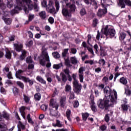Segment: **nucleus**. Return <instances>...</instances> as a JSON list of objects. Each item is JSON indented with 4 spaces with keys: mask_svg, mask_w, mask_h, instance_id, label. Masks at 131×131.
<instances>
[{
    "mask_svg": "<svg viewBox=\"0 0 131 131\" xmlns=\"http://www.w3.org/2000/svg\"><path fill=\"white\" fill-rule=\"evenodd\" d=\"M105 98L103 100L100 99L98 102V105L100 109H108V107H113L117 101V92L115 90H112L109 86H106L104 90Z\"/></svg>",
    "mask_w": 131,
    "mask_h": 131,
    "instance_id": "1",
    "label": "nucleus"
},
{
    "mask_svg": "<svg viewBox=\"0 0 131 131\" xmlns=\"http://www.w3.org/2000/svg\"><path fill=\"white\" fill-rule=\"evenodd\" d=\"M22 2H21V0H16L17 6H16L14 9L11 10L10 14L13 16V15H15V14H18L19 13V11H21L22 10V4L27 5V7L29 8V9L32 8V4H31V0H21Z\"/></svg>",
    "mask_w": 131,
    "mask_h": 131,
    "instance_id": "2",
    "label": "nucleus"
},
{
    "mask_svg": "<svg viewBox=\"0 0 131 131\" xmlns=\"http://www.w3.org/2000/svg\"><path fill=\"white\" fill-rule=\"evenodd\" d=\"M47 49H46L45 47L42 48V54L40 58L39 62L40 65L42 66H45L46 62H49L46 65V67L49 68L51 66L52 63L50 62V57H49V54H48V52H47Z\"/></svg>",
    "mask_w": 131,
    "mask_h": 131,
    "instance_id": "3",
    "label": "nucleus"
},
{
    "mask_svg": "<svg viewBox=\"0 0 131 131\" xmlns=\"http://www.w3.org/2000/svg\"><path fill=\"white\" fill-rule=\"evenodd\" d=\"M55 7L56 9V12L55 11V8H54V1L52 0L49 1V4L47 5V11L49 13L53 14H57V12H59L60 9V3L58 0H55Z\"/></svg>",
    "mask_w": 131,
    "mask_h": 131,
    "instance_id": "4",
    "label": "nucleus"
},
{
    "mask_svg": "<svg viewBox=\"0 0 131 131\" xmlns=\"http://www.w3.org/2000/svg\"><path fill=\"white\" fill-rule=\"evenodd\" d=\"M101 31L106 37H113L115 35V30L111 26H106L104 29L101 30Z\"/></svg>",
    "mask_w": 131,
    "mask_h": 131,
    "instance_id": "5",
    "label": "nucleus"
},
{
    "mask_svg": "<svg viewBox=\"0 0 131 131\" xmlns=\"http://www.w3.org/2000/svg\"><path fill=\"white\" fill-rule=\"evenodd\" d=\"M50 106L51 108H53V109L50 110V115H51V116H57V115H58L57 110L58 108H59L58 103H57L55 100L51 99L50 100Z\"/></svg>",
    "mask_w": 131,
    "mask_h": 131,
    "instance_id": "6",
    "label": "nucleus"
},
{
    "mask_svg": "<svg viewBox=\"0 0 131 131\" xmlns=\"http://www.w3.org/2000/svg\"><path fill=\"white\" fill-rule=\"evenodd\" d=\"M72 77L74 80L73 82V86L75 88L74 91L75 93H76V94H77V95H78V94H79V93L81 92V88L82 87V86L81 85V84L79 83L78 82V81L76 80V75L73 74L72 75Z\"/></svg>",
    "mask_w": 131,
    "mask_h": 131,
    "instance_id": "7",
    "label": "nucleus"
},
{
    "mask_svg": "<svg viewBox=\"0 0 131 131\" xmlns=\"http://www.w3.org/2000/svg\"><path fill=\"white\" fill-rule=\"evenodd\" d=\"M34 1V5L33 6V4H32V2L31 0V5H32V8H29L28 7H27V5L23 4V3H20V5H21V7L23 8H24V10L26 13V14H28V11L29 10H32V9H33V8L37 10V11H38V10H39V8L38 7V6L37 5V4L36 3H37V0H33Z\"/></svg>",
    "mask_w": 131,
    "mask_h": 131,
    "instance_id": "8",
    "label": "nucleus"
},
{
    "mask_svg": "<svg viewBox=\"0 0 131 131\" xmlns=\"http://www.w3.org/2000/svg\"><path fill=\"white\" fill-rule=\"evenodd\" d=\"M14 49L16 51V52H21V55L20 57V60H24L25 57H26L25 55H26V52L25 50H22V48H23V45L22 44H14Z\"/></svg>",
    "mask_w": 131,
    "mask_h": 131,
    "instance_id": "9",
    "label": "nucleus"
},
{
    "mask_svg": "<svg viewBox=\"0 0 131 131\" xmlns=\"http://www.w3.org/2000/svg\"><path fill=\"white\" fill-rule=\"evenodd\" d=\"M62 14L63 17H64L66 20H68V21H69V20L71 19V17H72V14L71 13V12L70 11V10H68V9L66 8H62Z\"/></svg>",
    "mask_w": 131,
    "mask_h": 131,
    "instance_id": "10",
    "label": "nucleus"
},
{
    "mask_svg": "<svg viewBox=\"0 0 131 131\" xmlns=\"http://www.w3.org/2000/svg\"><path fill=\"white\" fill-rule=\"evenodd\" d=\"M83 71H84V68L83 67H81L79 68V77L80 79V82H83Z\"/></svg>",
    "mask_w": 131,
    "mask_h": 131,
    "instance_id": "11",
    "label": "nucleus"
},
{
    "mask_svg": "<svg viewBox=\"0 0 131 131\" xmlns=\"http://www.w3.org/2000/svg\"><path fill=\"white\" fill-rule=\"evenodd\" d=\"M107 13V9H99L97 13V15L98 17L100 18L103 17V16H105V15Z\"/></svg>",
    "mask_w": 131,
    "mask_h": 131,
    "instance_id": "12",
    "label": "nucleus"
},
{
    "mask_svg": "<svg viewBox=\"0 0 131 131\" xmlns=\"http://www.w3.org/2000/svg\"><path fill=\"white\" fill-rule=\"evenodd\" d=\"M66 6L68 7V8H69L71 13H74V12H75V10H76V7H75L74 4L71 5L70 3H67Z\"/></svg>",
    "mask_w": 131,
    "mask_h": 131,
    "instance_id": "13",
    "label": "nucleus"
},
{
    "mask_svg": "<svg viewBox=\"0 0 131 131\" xmlns=\"http://www.w3.org/2000/svg\"><path fill=\"white\" fill-rule=\"evenodd\" d=\"M23 73V71L19 70L17 71H16L15 73V76L16 78H18V79H20L21 80H23V78L25 77V76H21V74Z\"/></svg>",
    "mask_w": 131,
    "mask_h": 131,
    "instance_id": "14",
    "label": "nucleus"
},
{
    "mask_svg": "<svg viewBox=\"0 0 131 131\" xmlns=\"http://www.w3.org/2000/svg\"><path fill=\"white\" fill-rule=\"evenodd\" d=\"M23 81H24V82H28L29 85H32L33 84V80L31 79L30 80V79H29V78L28 77H24L23 78Z\"/></svg>",
    "mask_w": 131,
    "mask_h": 131,
    "instance_id": "15",
    "label": "nucleus"
},
{
    "mask_svg": "<svg viewBox=\"0 0 131 131\" xmlns=\"http://www.w3.org/2000/svg\"><path fill=\"white\" fill-rule=\"evenodd\" d=\"M40 18L42 19V20H45L46 18H47V13H46V11H42L40 12L38 14Z\"/></svg>",
    "mask_w": 131,
    "mask_h": 131,
    "instance_id": "16",
    "label": "nucleus"
},
{
    "mask_svg": "<svg viewBox=\"0 0 131 131\" xmlns=\"http://www.w3.org/2000/svg\"><path fill=\"white\" fill-rule=\"evenodd\" d=\"M60 103L61 107H64L66 104V96H63L61 98L60 100Z\"/></svg>",
    "mask_w": 131,
    "mask_h": 131,
    "instance_id": "17",
    "label": "nucleus"
},
{
    "mask_svg": "<svg viewBox=\"0 0 131 131\" xmlns=\"http://www.w3.org/2000/svg\"><path fill=\"white\" fill-rule=\"evenodd\" d=\"M125 37H126V34H125V33H120L119 39L120 40H121V41H122V40H124Z\"/></svg>",
    "mask_w": 131,
    "mask_h": 131,
    "instance_id": "18",
    "label": "nucleus"
},
{
    "mask_svg": "<svg viewBox=\"0 0 131 131\" xmlns=\"http://www.w3.org/2000/svg\"><path fill=\"white\" fill-rule=\"evenodd\" d=\"M2 19L7 25H10L12 23V19L11 18H7L6 17H3Z\"/></svg>",
    "mask_w": 131,
    "mask_h": 131,
    "instance_id": "19",
    "label": "nucleus"
},
{
    "mask_svg": "<svg viewBox=\"0 0 131 131\" xmlns=\"http://www.w3.org/2000/svg\"><path fill=\"white\" fill-rule=\"evenodd\" d=\"M70 60L72 64H74V65H76L78 63L77 58L75 56L71 57Z\"/></svg>",
    "mask_w": 131,
    "mask_h": 131,
    "instance_id": "20",
    "label": "nucleus"
},
{
    "mask_svg": "<svg viewBox=\"0 0 131 131\" xmlns=\"http://www.w3.org/2000/svg\"><path fill=\"white\" fill-rule=\"evenodd\" d=\"M53 125L54 127L58 126V127H62V126H63V124L59 120H57L56 123L53 124Z\"/></svg>",
    "mask_w": 131,
    "mask_h": 131,
    "instance_id": "21",
    "label": "nucleus"
},
{
    "mask_svg": "<svg viewBox=\"0 0 131 131\" xmlns=\"http://www.w3.org/2000/svg\"><path fill=\"white\" fill-rule=\"evenodd\" d=\"M120 82L122 83V84H124V85H125V84H127V80L125 77H122L120 79Z\"/></svg>",
    "mask_w": 131,
    "mask_h": 131,
    "instance_id": "22",
    "label": "nucleus"
},
{
    "mask_svg": "<svg viewBox=\"0 0 131 131\" xmlns=\"http://www.w3.org/2000/svg\"><path fill=\"white\" fill-rule=\"evenodd\" d=\"M19 111L20 112V114H21L23 118H25V106H21L20 109Z\"/></svg>",
    "mask_w": 131,
    "mask_h": 131,
    "instance_id": "23",
    "label": "nucleus"
},
{
    "mask_svg": "<svg viewBox=\"0 0 131 131\" xmlns=\"http://www.w3.org/2000/svg\"><path fill=\"white\" fill-rule=\"evenodd\" d=\"M37 80L39 81L41 83H43V84H46V80H45L41 77L40 76H37L36 77Z\"/></svg>",
    "mask_w": 131,
    "mask_h": 131,
    "instance_id": "24",
    "label": "nucleus"
},
{
    "mask_svg": "<svg viewBox=\"0 0 131 131\" xmlns=\"http://www.w3.org/2000/svg\"><path fill=\"white\" fill-rule=\"evenodd\" d=\"M24 100L25 103L28 104V103H29V102L30 101V97L25 94H24Z\"/></svg>",
    "mask_w": 131,
    "mask_h": 131,
    "instance_id": "25",
    "label": "nucleus"
},
{
    "mask_svg": "<svg viewBox=\"0 0 131 131\" xmlns=\"http://www.w3.org/2000/svg\"><path fill=\"white\" fill-rule=\"evenodd\" d=\"M34 98L36 101H39L41 99V95L40 93H38L34 95Z\"/></svg>",
    "mask_w": 131,
    "mask_h": 131,
    "instance_id": "26",
    "label": "nucleus"
},
{
    "mask_svg": "<svg viewBox=\"0 0 131 131\" xmlns=\"http://www.w3.org/2000/svg\"><path fill=\"white\" fill-rule=\"evenodd\" d=\"M71 115V111L70 110H67L66 112V116L69 120V121H71V118H70V116Z\"/></svg>",
    "mask_w": 131,
    "mask_h": 131,
    "instance_id": "27",
    "label": "nucleus"
},
{
    "mask_svg": "<svg viewBox=\"0 0 131 131\" xmlns=\"http://www.w3.org/2000/svg\"><path fill=\"white\" fill-rule=\"evenodd\" d=\"M62 66H63V64L62 63H60L59 64H54L53 66V68L54 69H60V68H61L62 67Z\"/></svg>",
    "mask_w": 131,
    "mask_h": 131,
    "instance_id": "28",
    "label": "nucleus"
},
{
    "mask_svg": "<svg viewBox=\"0 0 131 131\" xmlns=\"http://www.w3.org/2000/svg\"><path fill=\"white\" fill-rule=\"evenodd\" d=\"M60 75L61 76V79L63 82H66L67 80V78L66 77V75L64 73H61Z\"/></svg>",
    "mask_w": 131,
    "mask_h": 131,
    "instance_id": "29",
    "label": "nucleus"
},
{
    "mask_svg": "<svg viewBox=\"0 0 131 131\" xmlns=\"http://www.w3.org/2000/svg\"><path fill=\"white\" fill-rule=\"evenodd\" d=\"M65 64L68 67H72V65L71 64V63L70 62V60L69 59H67L65 60Z\"/></svg>",
    "mask_w": 131,
    "mask_h": 131,
    "instance_id": "30",
    "label": "nucleus"
},
{
    "mask_svg": "<svg viewBox=\"0 0 131 131\" xmlns=\"http://www.w3.org/2000/svg\"><path fill=\"white\" fill-rule=\"evenodd\" d=\"M68 51H69V49H64L62 53V57H66L67 54H68Z\"/></svg>",
    "mask_w": 131,
    "mask_h": 131,
    "instance_id": "31",
    "label": "nucleus"
},
{
    "mask_svg": "<svg viewBox=\"0 0 131 131\" xmlns=\"http://www.w3.org/2000/svg\"><path fill=\"white\" fill-rule=\"evenodd\" d=\"M16 84L22 90H23L24 89V84L23 83H22L21 81H17Z\"/></svg>",
    "mask_w": 131,
    "mask_h": 131,
    "instance_id": "32",
    "label": "nucleus"
},
{
    "mask_svg": "<svg viewBox=\"0 0 131 131\" xmlns=\"http://www.w3.org/2000/svg\"><path fill=\"white\" fill-rule=\"evenodd\" d=\"M6 57L7 59H11V52L8 49L6 50Z\"/></svg>",
    "mask_w": 131,
    "mask_h": 131,
    "instance_id": "33",
    "label": "nucleus"
},
{
    "mask_svg": "<svg viewBox=\"0 0 131 131\" xmlns=\"http://www.w3.org/2000/svg\"><path fill=\"white\" fill-rule=\"evenodd\" d=\"M90 1L91 3H93V5L94 6L95 10H97V9H98V4L97 3V2L95 0H90Z\"/></svg>",
    "mask_w": 131,
    "mask_h": 131,
    "instance_id": "34",
    "label": "nucleus"
},
{
    "mask_svg": "<svg viewBox=\"0 0 131 131\" xmlns=\"http://www.w3.org/2000/svg\"><path fill=\"white\" fill-rule=\"evenodd\" d=\"M122 108L123 111H127V110L128 109V106L127 104H122Z\"/></svg>",
    "mask_w": 131,
    "mask_h": 131,
    "instance_id": "35",
    "label": "nucleus"
},
{
    "mask_svg": "<svg viewBox=\"0 0 131 131\" xmlns=\"http://www.w3.org/2000/svg\"><path fill=\"white\" fill-rule=\"evenodd\" d=\"M0 8L1 9H2V10H5L6 9V6H5V4L3 3L2 0H0Z\"/></svg>",
    "mask_w": 131,
    "mask_h": 131,
    "instance_id": "36",
    "label": "nucleus"
},
{
    "mask_svg": "<svg viewBox=\"0 0 131 131\" xmlns=\"http://www.w3.org/2000/svg\"><path fill=\"white\" fill-rule=\"evenodd\" d=\"M88 117H89V114L88 113L82 114L83 120H84V121L86 120V119H88Z\"/></svg>",
    "mask_w": 131,
    "mask_h": 131,
    "instance_id": "37",
    "label": "nucleus"
},
{
    "mask_svg": "<svg viewBox=\"0 0 131 131\" xmlns=\"http://www.w3.org/2000/svg\"><path fill=\"white\" fill-rule=\"evenodd\" d=\"M52 55L54 58H60V54L58 52L53 53Z\"/></svg>",
    "mask_w": 131,
    "mask_h": 131,
    "instance_id": "38",
    "label": "nucleus"
},
{
    "mask_svg": "<svg viewBox=\"0 0 131 131\" xmlns=\"http://www.w3.org/2000/svg\"><path fill=\"white\" fill-rule=\"evenodd\" d=\"M63 72L66 74L67 75H70V71L68 68H66V69H64L63 70Z\"/></svg>",
    "mask_w": 131,
    "mask_h": 131,
    "instance_id": "39",
    "label": "nucleus"
},
{
    "mask_svg": "<svg viewBox=\"0 0 131 131\" xmlns=\"http://www.w3.org/2000/svg\"><path fill=\"white\" fill-rule=\"evenodd\" d=\"M66 92H70L71 91V86L69 84H67L65 87Z\"/></svg>",
    "mask_w": 131,
    "mask_h": 131,
    "instance_id": "40",
    "label": "nucleus"
},
{
    "mask_svg": "<svg viewBox=\"0 0 131 131\" xmlns=\"http://www.w3.org/2000/svg\"><path fill=\"white\" fill-rule=\"evenodd\" d=\"M41 6L43 8H46L47 10V8H48V5H47V1L43 0V1L41 2Z\"/></svg>",
    "mask_w": 131,
    "mask_h": 131,
    "instance_id": "41",
    "label": "nucleus"
},
{
    "mask_svg": "<svg viewBox=\"0 0 131 131\" xmlns=\"http://www.w3.org/2000/svg\"><path fill=\"white\" fill-rule=\"evenodd\" d=\"M40 108L43 111H47V109H48V105L43 104L41 106Z\"/></svg>",
    "mask_w": 131,
    "mask_h": 131,
    "instance_id": "42",
    "label": "nucleus"
},
{
    "mask_svg": "<svg viewBox=\"0 0 131 131\" xmlns=\"http://www.w3.org/2000/svg\"><path fill=\"white\" fill-rule=\"evenodd\" d=\"M99 64H100V65H102L103 66H104V65H105V60L104 59H100L99 61Z\"/></svg>",
    "mask_w": 131,
    "mask_h": 131,
    "instance_id": "43",
    "label": "nucleus"
},
{
    "mask_svg": "<svg viewBox=\"0 0 131 131\" xmlns=\"http://www.w3.org/2000/svg\"><path fill=\"white\" fill-rule=\"evenodd\" d=\"M12 91L13 92V94H15V95L19 93V90L16 87H14Z\"/></svg>",
    "mask_w": 131,
    "mask_h": 131,
    "instance_id": "44",
    "label": "nucleus"
},
{
    "mask_svg": "<svg viewBox=\"0 0 131 131\" xmlns=\"http://www.w3.org/2000/svg\"><path fill=\"white\" fill-rule=\"evenodd\" d=\"M3 17H4V18H6L7 16H9L10 15V12L8 11H3Z\"/></svg>",
    "mask_w": 131,
    "mask_h": 131,
    "instance_id": "45",
    "label": "nucleus"
},
{
    "mask_svg": "<svg viewBox=\"0 0 131 131\" xmlns=\"http://www.w3.org/2000/svg\"><path fill=\"white\" fill-rule=\"evenodd\" d=\"M91 109L94 112H96V111H97V108L96 107V105H95V103H94V102L93 103L92 105H91Z\"/></svg>",
    "mask_w": 131,
    "mask_h": 131,
    "instance_id": "46",
    "label": "nucleus"
},
{
    "mask_svg": "<svg viewBox=\"0 0 131 131\" xmlns=\"http://www.w3.org/2000/svg\"><path fill=\"white\" fill-rule=\"evenodd\" d=\"M34 14H30L29 16V21H32L34 18Z\"/></svg>",
    "mask_w": 131,
    "mask_h": 131,
    "instance_id": "47",
    "label": "nucleus"
},
{
    "mask_svg": "<svg viewBox=\"0 0 131 131\" xmlns=\"http://www.w3.org/2000/svg\"><path fill=\"white\" fill-rule=\"evenodd\" d=\"M74 108H77L79 106V102L78 101H75L74 103Z\"/></svg>",
    "mask_w": 131,
    "mask_h": 131,
    "instance_id": "48",
    "label": "nucleus"
},
{
    "mask_svg": "<svg viewBox=\"0 0 131 131\" xmlns=\"http://www.w3.org/2000/svg\"><path fill=\"white\" fill-rule=\"evenodd\" d=\"M108 77H107L106 76H104L102 80V81L104 83H107V82H108Z\"/></svg>",
    "mask_w": 131,
    "mask_h": 131,
    "instance_id": "49",
    "label": "nucleus"
},
{
    "mask_svg": "<svg viewBox=\"0 0 131 131\" xmlns=\"http://www.w3.org/2000/svg\"><path fill=\"white\" fill-rule=\"evenodd\" d=\"M80 14L81 15V16H84V15H85V14H86V12L85 11V9H82L80 11Z\"/></svg>",
    "mask_w": 131,
    "mask_h": 131,
    "instance_id": "50",
    "label": "nucleus"
},
{
    "mask_svg": "<svg viewBox=\"0 0 131 131\" xmlns=\"http://www.w3.org/2000/svg\"><path fill=\"white\" fill-rule=\"evenodd\" d=\"M26 62L27 63H32V58H31V56H30L26 59Z\"/></svg>",
    "mask_w": 131,
    "mask_h": 131,
    "instance_id": "51",
    "label": "nucleus"
},
{
    "mask_svg": "<svg viewBox=\"0 0 131 131\" xmlns=\"http://www.w3.org/2000/svg\"><path fill=\"white\" fill-rule=\"evenodd\" d=\"M48 21L49 22V23H50V24H54V18H53L52 17H50L48 19Z\"/></svg>",
    "mask_w": 131,
    "mask_h": 131,
    "instance_id": "52",
    "label": "nucleus"
},
{
    "mask_svg": "<svg viewBox=\"0 0 131 131\" xmlns=\"http://www.w3.org/2000/svg\"><path fill=\"white\" fill-rule=\"evenodd\" d=\"M85 64H90V65H93L94 64L93 60H86L84 62Z\"/></svg>",
    "mask_w": 131,
    "mask_h": 131,
    "instance_id": "53",
    "label": "nucleus"
},
{
    "mask_svg": "<svg viewBox=\"0 0 131 131\" xmlns=\"http://www.w3.org/2000/svg\"><path fill=\"white\" fill-rule=\"evenodd\" d=\"M104 88H105V85L104 84H100L98 85V89L99 90H103Z\"/></svg>",
    "mask_w": 131,
    "mask_h": 131,
    "instance_id": "54",
    "label": "nucleus"
},
{
    "mask_svg": "<svg viewBox=\"0 0 131 131\" xmlns=\"http://www.w3.org/2000/svg\"><path fill=\"white\" fill-rule=\"evenodd\" d=\"M88 37L87 40L88 44L91 45V43H90V41H91V40L92 39V36L91 35H88Z\"/></svg>",
    "mask_w": 131,
    "mask_h": 131,
    "instance_id": "55",
    "label": "nucleus"
},
{
    "mask_svg": "<svg viewBox=\"0 0 131 131\" xmlns=\"http://www.w3.org/2000/svg\"><path fill=\"white\" fill-rule=\"evenodd\" d=\"M123 1L126 5L131 7V2L129 0H123Z\"/></svg>",
    "mask_w": 131,
    "mask_h": 131,
    "instance_id": "56",
    "label": "nucleus"
},
{
    "mask_svg": "<svg viewBox=\"0 0 131 131\" xmlns=\"http://www.w3.org/2000/svg\"><path fill=\"white\" fill-rule=\"evenodd\" d=\"M28 69L30 70H32L34 69V65L33 64H30L28 66Z\"/></svg>",
    "mask_w": 131,
    "mask_h": 131,
    "instance_id": "57",
    "label": "nucleus"
},
{
    "mask_svg": "<svg viewBox=\"0 0 131 131\" xmlns=\"http://www.w3.org/2000/svg\"><path fill=\"white\" fill-rule=\"evenodd\" d=\"M19 126L21 128V129H24L25 128V125L21 123V122H19Z\"/></svg>",
    "mask_w": 131,
    "mask_h": 131,
    "instance_id": "58",
    "label": "nucleus"
},
{
    "mask_svg": "<svg viewBox=\"0 0 131 131\" xmlns=\"http://www.w3.org/2000/svg\"><path fill=\"white\" fill-rule=\"evenodd\" d=\"M71 51L72 54H76V52H77V51L76 50V49L75 48L71 49Z\"/></svg>",
    "mask_w": 131,
    "mask_h": 131,
    "instance_id": "59",
    "label": "nucleus"
},
{
    "mask_svg": "<svg viewBox=\"0 0 131 131\" xmlns=\"http://www.w3.org/2000/svg\"><path fill=\"white\" fill-rule=\"evenodd\" d=\"M104 119L106 122H109V119H110L109 116L108 115H106L104 117Z\"/></svg>",
    "mask_w": 131,
    "mask_h": 131,
    "instance_id": "60",
    "label": "nucleus"
},
{
    "mask_svg": "<svg viewBox=\"0 0 131 131\" xmlns=\"http://www.w3.org/2000/svg\"><path fill=\"white\" fill-rule=\"evenodd\" d=\"M7 7L8 8H12V7H13V2H8V3L7 4Z\"/></svg>",
    "mask_w": 131,
    "mask_h": 131,
    "instance_id": "61",
    "label": "nucleus"
},
{
    "mask_svg": "<svg viewBox=\"0 0 131 131\" xmlns=\"http://www.w3.org/2000/svg\"><path fill=\"white\" fill-rule=\"evenodd\" d=\"M3 117L6 119H8L9 118V115L7 114V113H4Z\"/></svg>",
    "mask_w": 131,
    "mask_h": 131,
    "instance_id": "62",
    "label": "nucleus"
},
{
    "mask_svg": "<svg viewBox=\"0 0 131 131\" xmlns=\"http://www.w3.org/2000/svg\"><path fill=\"white\" fill-rule=\"evenodd\" d=\"M0 92L1 93H2V94H6V90H5V89L3 87H1L0 89Z\"/></svg>",
    "mask_w": 131,
    "mask_h": 131,
    "instance_id": "63",
    "label": "nucleus"
},
{
    "mask_svg": "<svg viewBox=\"0 0 131 131\" xmlns=\"http://www.w3.org/2000/svg\"><path fill=\"white\" fill-rule=\"evenodd\" d=\"M126 50H127L128 51H131V45H127L125 47Z\"/></svg>",
    "mask_w": 131,
    "mask_h": 131,
    "instance_id": "64",
    "label": "nucleus"
}]
</instances>
